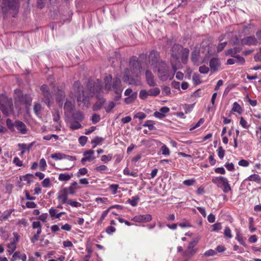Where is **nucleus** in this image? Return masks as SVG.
Listing matches in <instances>:
<instances>
[{
    "instance_id": "1",
    "label": "nucleus",
    "mask_w": 261,
    "mask_h": 261,
    "mask_svg": "<svg viewBox=\"0 0 261 261\" xmlns=\"http://www.w3.org/2000/svg\"><path fill=\"white\" fill-rule=\"evenodd\" d=\"M104 84L105 85L102 87L101 82L99 80H96L93 83L92 81H89L88 84L90 91L89 95H96L98 97V94L103 92V90H104L106 92L113 91L116 94L120 96H121L123 87L119 77H116L112 81V76L110 75H107L104 79Z\"/></svg>"
},
{
    "instance_id": "2",
    "label": "nucleus",
    "mask_w": 261,
    "mask_h": 261,
    "mask_svg": "<svg viewBox=\"0 0 261 261\" xmlns=\"http://www.w3.org/2000/svg\"><path fill=\"white\" fill-rule=\"evenodd\" d=\"M149 62L152 70L157 71L158 77L162 81L171 80L177 70L176 64L172 59L170 61L172 66V70H170L165 62L160 60L159 53L154 50L151 51L149 54Z\"/></svg>"
},
{
    "instance_id": "3",
    "label": "nucleus",
    "mask_w": 261,
    "mask_h": 261,
    "mask_svg": "<svg viewBox=\"0 0 261 261\" xmlns=\"http://www.w3.org/2000/svg\"><path fill=\"white\" fill-rule=\"evenodd\" d=\"M141 66L138 60L131 59L129 61V69H126L124 75V80L128 85L141 86L140 79Z\"/></svg>"
},
{
    "instance_id": "4",
    "label": "nucleus",
    "mask_w": 261,
    "mask_h": 261,
    "mask_svg": "<svg viewBox=\"0 0 261 261\" xmlns=\"http://www.w3.org/2000/svg\"><path fill=\"white\" fill-rule=\"evenodd\" d=\"M180 55L182 62L186 64L188 59L189 49L187 48H184L179 44L174 45L172 48L171 59L173 60L174 64H176V62L178 60Z\"/></svg>"
},
{
    "instance_id": "5",
    "label": "nucleus",
    "mask_w": 261,
    "mask_h": 261,
    "mask_svg": "<svg viewBox=\"0 0 261 261\" xmlns=\"http://www.w3.org/2000/svg\"><path fill=\"white\" fill-rule=\"evenodd\" d=\"M69 96L71 98H73L74 97H76L78 102H82L84 105L88 107V97L85 95L83 87L79 82H75L74 83L72 90L70 93ZM79 105H80L81 103H79Z\"/></svg>"
},
{
    "instance_id": "6",
    "label": "nucleus",
    "mask_w": 261,
    "mask_h": 261,
    "mask_svg": "<svg viewBox=\"0 0 261 261\" xmlns=\"http://www.w3.org/2000/svg\"><path fill=\"white\" fill-rule=\"evenodd\" d=\"M0 110L6 116L12 114L13 111L12 99H9L3 95H0Z\"/></svg>"
},
{
    "instance_id": "7",
    "label": "nucleus",
    "mask_w": 261,
    "mask_h": 261,
    "mask_svg": "<svg viewBox=\"0 0 261 261\" xmlns=\"http://www.w3.org/2000/svg\"><path fill=\"white\" fill-rule=\"evenodd\" d=\"M212 182L217 186L222 188L223 191L227 193L231 190L228 179L223 176H218L213 178Z\"/></svg>"
},
{
    "instance_id": "8",
    "label": "nucleus",
    "mask_w": 261,
    "mask_h": 261,
    "mask_svg": "<svg viewBox=\"0 0 261 261\" xmlns=\"http://www.w3.org/2000/svg\"><path fill=\"white\" fill-rule=\"evenodd\" d=\"M43 96V101L49 107L51 102L52 95L49 91L48 88L46 85H43L40 88Z\"/></svg>"
},
{
    "instance_id": "9",
    "label": "nucleus",
    "mask_w": 261,
    "mask_h": 261,
    "mask_svg": "<svg viewBox=\"0 0 261 261\" xmlns=\"http://www.w3.org/2000/svg\"><path fill=\"white\" fill-rule=\"evenodd\" d=\"M196 244L195 242H191L189 244L187 249L184 253L185 257L191 258L197 252V249L194 247Z\"/></svg>"
},
{
    "instance_id": "10",
    "label": "nucleus",
    "mask_w": 261,
    "mask_h": 261,
    "mask_svg": "<svg viewBox=\"0 0 261 261\" xmlns=\"http://www.w3.org/2000/svg\"><path fill=\"white\" fill-rule=\"evenodd\" d=\"M241 42L243 45L248 46L255 45L258 43H260V42L254 36L245 37L241 40Z\"/></svg>"
},
{
    "instance_id": "11",
    "label": "nucleus",
    "mask_w": 261,
    "mask_h": 261,
    "mask_svg": "<svg viewBox=\"0 0 261 261\" xmlns=\"http://www.w3.org/2000/svg\"><path fill=\"white\" fill-rule=\"evenodd\" d=\"M94 151L93 150H89L84 152L83 155L84 156L81 160V162L84 164L86 162H91L95 159L94 156Z\"/></svg>"
},
{
    "instance_id": "12",
    "label": "nucleus",
    "mask_w": 261,
    "mask_h": 261,
    "mask_svg": "<svg viewBox=\"0 0 261 261\" xmlns=\"http://www.w3.org/2000/svg\"><path fill=\"white\" fill-rule=\"evenodd\" d=\"M132 220L135 222L139 223L149 222L152 220V216L149 214L138 215L135 216Z\"/></svg>"
},
{
    "instance_id": "13",
    "label": "nucleus",
    "mask_w": 261,
    "mask_h": 261,
    "mask_svg": "<svg viewBox=\"0 0 261 261\" xmlns=\"http://www.w3.org/2000/svg\"><path fill=\"white\" fill-rule=\"evenodd\" d=\"M210 66L211 70L216 71L220 69L221 64L218 58H213L210 61Z\"/></svg>"
},
{
    "instance_id": "14",
    "label": "nucleus",
    "mask_w": 261,
    "mask_h": 261,
    "mask_svg": "<svg viewBox=\"0 0 261 261\" xmlns=\"http://www.w3.org/2000/svg\"><path fill=\"white\" fill-rule=\"evenodd\" d=\"M145 77L146 83L150 87H153L155 86L156 83L155 82L154 76L148 70H147L145 72Z\"/></svg>"
},
{
    "instance_id": "15",
    "label": "nucleus",
    "mask_w": 261,
    "mask_h": 261,
    "mask_svg": "<svg viewBox=\"0 0 261 261\" xmlns=\"http://www.w3.org/2000/svg\"><path fill=\"white\" fill-rule=\"evenodd\" d=\"M14 126L19 131V132L24 135L27 133V128L25 124L20 121H16L14 122Z\"/></svg>"
},
{
    "instance_id": "16",
    "label": "nucleus",
    "mask_w": 261,
    "mask_h": 261,
    "mask_svg": "<svg viewBox=\"0 0 261 261\" xmlns=\"http://www.w3.org/2000/svg\"><path fill=\"white\" fill-rule=\"evenodd\" d=\"M58 199L62 203H66L68 201V190L66 188H64L59 192Z\"/></svg>"
},
{
    "instance_id": "17",
    "label": "nucleus",
    "mask_w": 261,
    "mask_h": 261,
    "mask_svg": "<svg viewBox=\"0 0 261 261\" xmlns=\"http://www.w3.org/2000/svg\"><path fill=\"white\" fill-rule=\"evenodd\" d=\"M199 51L194 49L191 55V60L194 64L198 65L199 61Z\"/></svg>"
},
{
    "instance_id": "18",
    "label": "nucleus",
    "mask_w": 261,
    "mask_h": 261,
    "mask_svg": "<svg viewBox=\"0 0 261 261\" xmlns=\"http://www.w3.org/2000/svg\"><path fill=\"white\" fill-rule=\"evenodd\" d=\"M33 110L35 114L38 117H41L42 115V107L41 105L37 102H35L33 107Z\"/></svg>"
},
{
    "instance_id": "19",
    "label": "nucleus",
    "mask_w": 261,
    "mask_h": 261,
    "mask_svg": "<svg viewBox=\"0 0 261 261\" xmlns=\"http://www.w3.org/2000/svg\"><path fill=\"white\" fill-rule=\"evenodd\" d=\"M3 4L6 6L12 9H15L17 7L16 0H3Z\"/></svg>"
},
{
    "instance_id": "20",
    "label": "nucleus",
    "mask_w": 261,
    "mask_h": 261,
    "mask_svg": "<svg viewBox=\"0 0 261 261\" xmlns=\"http://www.w3.org/2000/svg\"><path fill=\"white\" fill-rule=\"evenodd\" d=\"M241 51V48L239 47H235L233 48H230L228 50H227L225 52L226 55H230L232 57H234L235 56H236L238 53L240 52Z\"/></svg>"
},
{
    "instance_id": "21",
    "label": "nucleus",
    "mask_w": 261,
    "mask_h": 261,
    "mask_svg": "<svg viewBox=\"0 0 261 261\" xmlns=\"http://www.w3.org/2000/svg\"><path fill=\"white\" fill-rule=\"evenodd\" d=\"M72 176V174L60 173L59 175L58 179L62 181H67L69 180Z\"/></svg>"
},
{
    "instance_id": "22",
    "label": "nucleus",
    "mask_w": 261,
    "mask_h": 261,
    "mask_svg": "<svg viewBox=\"0 0 261 261\" xmlns=\"http://www.w3.org/2000/svg\"><path fill=\"white\" fill-rule=\"evenodd\" d=\"M137 92H136L133 93L124 99L125 102L127 104L133 102L137 98Z\"/></svg>"
},
{
    "instance_id": "23",
    "label": "nucleus",
    "mask_w": 261,
    "mask_h": 261,
    "mask_svg": "<svg viewBox=\"0 0 261 261\" xmlns=\"http://www.w3.org/2000/svg\"><path fill=\"white\" fill-rule=\"evenodd\" d=\"M8 252L9 255L12 254L16 248V244L15 241H12L7 245Z\"/></svg>"
},
{
    "instance_id": "24",
    "label": "nucleus",
    "mask_w": 261,
    "mask_h": 261,
    "mask_svg": "<svg viewBox=\"0 0 261 261\" xmlns=\"http://www.w3.org/2000/svg\"><path fill=\"white\" fill-rule=\"evenodd\" d=\"M118 206H119V205H116L110 207L109 209L103 211L102 212V215H101L99 220L97 222V224L98 225H100L101 224V223L102 222L103 220L105 219V218L107 216L108 213L109 212V211H110V208H113V207H118Z\"/></svg>"
},
{
    "instance_id": "25",
    "label": "nucleus",
    "mask_w": 261,
    "mask_h": 261,
    "mask_svg": "<svg viewBox=\"0 0 261 261\" xmlns=\"http://www.w3.org/2000/svg\"><path fill=\"white\" fill-rule=\"evenodd\" d=\"M74 105L73 103L69 100H67L64 105V110L65 111V113L67 112H71V111L72 110L73 108Z\"/></svg>"
},
{
    "instance_id": "26",
    "label": "nucleus",
    "mask_w": 261,
    "mask_h": 261,
    "mask_svg": "<svg viewBox=\"0 0 261 261\" xmlns=\"http://www.w3.org/2000/svg\"><path fill=\"white\" fill-rule=\"evenodd\" d=\"M149 96H156L160 93V90L159 88H154L147 91Z\"/></svg>"
},
{
    "instance_id": "27",
    "label": "nucleus",
    "mask_w": 261,
    "mask_h": 261,
    "mask_svg": "<svg viewBox=\"0 0 261 261\" xmlns=\"http://www.w3.org/2000/svg\"><path fill=\"white\" fill-rule=\"evenodd\" d=\"M248 180L249 181H255L258 184L260 183L261 178L257 174H252L248 177Z\"/></svg>"
},
{
    "instance_id": "28",
    "label": "nucleus",
    "mask_w": 261,
    "mask_h": 261,
    "mask_svg": "<svg viewBox=\"0 0 261 261\" xmlns=\"http://www.w3.org/2000/svg\"><path fill=\"white\" fill-rule=\"evenodd\" d=\"M154 122L152 120H147L145 122L143 125L144 127H147L150 130H152L155 129Z\"/></svg>"
},
{
    "instance_id": "29",
    "label": "nucleus",
    "mask_w": 261,
    "mask_h": 261,
    "mask_svg": "<svg viewBox=\"0 0 261 261\" xmlns=\"http://www.w3.org/2000/svg\"><path fill=\"white\" fill-rule=\"evenodd\" d=\"M50 157L55 160H61L64 159L65 154L61 152H58L50 155Z\"/></svg>"
},
{
    "instance_id": "30",
    "label": "nucleus",
    "mask_w": 261,
    "mask_h": 261,
    "mask_svg": "<svg viewBox=\"0 0 261 261\" xmlns=\"http://www.w3.org/2000/svg\"><path fill=\"white\" fill-rule=\"evenodd\" d=\"M123 173L124 175L127 176H131L134 177L138 176V174L137 172L134 171H130L128 167H126L123 170Z\"/></svg>"
},
{
    "instance_id": "31",
    "label": "nucleus",
    "mask_w": 261,
    "mask_h": 261,
    "mask_svg": "<svg viewBox=\"0 0 261 261\" xmlns=\"http://www.w3.org/2000/svg\"><path fill=\"white\" fill-rule=\"evenodd\" d=\"M21 100L30 106L32 101V98L30 95L25 94L22 96Z\"/></svg>"
},
{
    "instance_id": "32",
    "label": "nucleus",
    "mask_w": 261,
    "mask_h": 261,
    "mask_svg": "<svg viewBox=\"0 0 261 261\" xmlns=\"http://www.w3.org/2000/svg\"><path fill=\"white\" fill-rule=\"evenodd\" d=\"M139 200V197L138 196H134L132 199H129L127 202L133 206H135L137 205Z\"/></svg>"
},
{
    "instance_id": "33",
    "label": "nucleus",
    "mask_w": 261,
    "mask_h": 261,
    "mask_svg": "<svg viewBox=\"0 0 261 261\" xmlns=\"http://www.w3.org/2000/svg\"><path fill=\"white\" fill-rule=\"evenodd\" d=\"M149 96L147 90L142 89L139 92V97L142 100H146Z\"/></svg>"
},
{
    "instance_id": "34",
    "label": "nucleus",
    "mask_w": 261,
    "mask_h": 261,
    "mask_svg": "<svg viewBox=\"0 0 261 261\" xmlns=\"http://www.w3.org/2000/svg\"><path fill=\"white\" fill-rule=\"evenodd\" d=\"M104 141V139L101 137H96L91 141L92 144H94L93 148H95L97 145H99Z\"/></svg>"
},
{
    "instance_id": "35",
    "label": "nucleus",
    "mask_w": 261,
    "mask_h": 261,
    "mask_svg": "<svg viewBox=\"0 0 261 261\" xmlns=\"http://www.w3.org/2000/svg\"><path fill=\"white\" fill-rule=\"evenodd\" d=\"M216 251L213 249H209L206 251L203 254H201V256L203 257H209L213 256L216 254Z\"/></svg>"
},
{
    "instance_id": "36",
    "label": "nucleus",
    "mask_w": 261,
    "mask_h": 261,
    "mask_svg": "<svg viewBox=\"0 0 261 261\" xmlns=\"http://www.w3.org/2000/svg\"><path fill=\"white\" fill-rule=\"evenodd\" d=\"M34 175L32 174H27L22 177H20V180L26 181L29 185L32 182L31 178L33 177Z\"/></svg>"
},
{
    "instance_id": "37",
    "label": "nucleus",
    "mask_w": 261,
    "mask_h": 261,
    "mask_svg": "<svg viewBox=\"0 0 261 261\" xmlns=\"http://www.w3.org/2000/svg\"><path fill=\"white\" fill-rule=\"evenodd\" d=\"M65 96V93L64 91L62 90H58V92L57 93V100L59 102L61 101L63 98H64Z\"/></svg>"
},
{
    "instance_id": "38",
    "label": "nucleus",
    "mask_w": 261,
    "mask_h": 261,
    "mask_svg": "<svg viewBox=\"0 0 261 261\" xmlns=\"http://www.w3.org/2000/svg\"><path fill=\"white\" fill-rule=\"evenodd\" d=\"M236 59V63L240 64V65H244L245 62V59L240 56V55L237 54L236 56H235L234 57Z\"/></svg>"
},
{
    "instance_id": "39",
    "label": "nucleus",
    "mask_w": 261,
    "mask_h": 261,
    "mask_svg": "<svg viewBox=\"0 0 261 261\" xmlns=\"http://www.w3.org/2000/svg\"><path fill=\"white\" fill-rule=\"evenodd\" d=\"M232 111L233 112H236L239 114L241 113L242 109H241L240 105L237 102H234L233 103Z\"/></svg>"
},
{
    "instance_id": "40",
    "label": "nucleus",
    "mask_w": 261,
    "mask_h": 261,
    "mask_svg": "<svg viewBox=\"0 0 261 261\" xmlns=\"http://www.w3.org/2000/svg\"><path fill=\"white\" fill-rule=\"evenodd\" d=\"M224 236L228 239H231L232 238V235L231 233V231L229 227H225L224 230Z\"/></svg>"
},
{
    "instance_id": "41",
    "label": "nucleus",
    "mask_w": 261,
    "mask_h": 261,
    "mask_svg": "<svg viewBox=\"0 0 261 261\" xmlns=\"http://www.w3.org/2000/svg\"><path fill=\"white\" fill-rule=\"evenodd\" d=\"M40 169L42 171H45L46 170L47 164L44 158L41 159L39 162Z\"/></svg>"
},
{
    "instance_id": "42",
    "label": "nucleus",
    "mask_w": 261,
    "mask_h": 261,
    "mask_svg": "<svg viewBox=\"0 0 261 261\" xmlns=\"http://www.w3.org/2000/svg\"><path fill=\"white\" fill-rule=\"evenodd\" d=\"M41 232L42 229L37 230L36 233L31 239V241L32 243H34L38 240L39 235L41 234Z\"/></svg>"
},
{
    "instance_id": "43",
    "label": "nucleus",
    "mask_w": 261,
    "mask_h": 261,
    "mask_svg": "<svg viewBox=\"0 0 261 261\" xmlns=\"http://www.w3.org/2000/svg\"><path fill=\"white\" fill-rule=\"evenodd\" d=\"M82 127L81 124L79 122H73L71 123L70 128L72 130H75Z\"/></svg>"
},
{
    "instance_id": "44",
    "label": "nucleus",
    "mask_w": 261,
    "mask_h": 261,
    "mask_svg": "<svg viewBox=\"0 0 261 261\" xmlns=\"http://www.w3.org/2000/svg\"><path fill=\"white\" fill-rule=\"evenodd\" d=\"M66 203L68 205H71V206L75 207H79L81 205V204L80 203L72 199L68 200Z\"/></svg>"
},
{
    "instance_id": "45",
    "label": "nucleus",
    "mask_w": 261,
    "mask_h": 261,
    "mask_svg": "<svg viewBox=\"0 0 261 261\" xmlns=\"http://www.w3.org/2000/svg\"><path fill=\"white\" fill-rule=\"evenodd\" d=\"M236 239L240 244L246 246L245 242L243 240V237L240 234L239 232H237Z\"/></svg>"
},
{
    "instance_id": "46",
    "label": "nucleus",
    "mask_w": 261,
    "mask_h": 261,
    "mask_svg": "<svg viewBox=\"0 0 261 261\" xmlns=\"http://www.w3.org/2000/svg\"><path fill=\"white\" fill-rule=\"evenodd\" d=\"M112 159V154L103 155L101 156V161L105 163L110 161Z\"/></svg>"
},
{
    "instance_id": "47",
    "label": "nucleus",
    "mask_w": 261,
    "mask_h": 261,
    "mask_svg": "<svg viewBox=\"0 0 261 261\" xmlns=\"http://www.w3.org/2000/svg\"><path fill=\"white\" fill-rule=\"evenodd\" d=\"M14 211V210H9L7 212H5L2 216V219H1V221H4L7 219L11 215L12 212Z\"/></svg>"
},
{
    "instance_id": "48",
    "label": "nucleus",
    "mask_w": 261,
    "mask_h": 261,
    "mask_svg": "<svg viewBox=\"0 0 261 261\" xmlns=\"http://www.w3.org/2000/svg\"><path fill=\"white\" fill-rule=\"evenodd\" d=\"M116 104L113 101H111L109 103L108 106L105 107L106 111L107 113H110L111 111L115 107Z\"/></svg>"
},
{
    "instance_id": "49",
    "label": "nucleus",
    "mask_w": 261,
    "mask_h": 261,
    "mask_svg": "<svg viewBox=\"0 0 261 261\" xmlns=\"http://www.w3.org/2000/svg\"><path fill=\"white\" fill-rule=\"evenodd\" d=\"M218 155L220 159H222L225 155V150L222 147L219 146L217 150Z\"/></svg>"
},
{
    "instance_id": "50",
    "label": "nucleus",
    "mask_w": 261,
    "mask_h": 261,
    "mask_svg": "<svg viewBox=\"0 0 261 261\" xmlns=\"http://www.w3.org/2000/svg\"><path fill=\"white\" fill-rule=\"evenodd\" d=\"M195 181L196 180L194 178H191L184 180L183 184L187 186H191L194 185Z\"/></svg>"
},
{
    "instance_id": "51",
    "label": "nucleus",
    "mask_w": 261,
    "mask_h": 261,
    "mask_svg": "<svg viewBox=\"0 0 261 261\" xmlns=\"http://www.w3.org/2000/svg\"><path fill=\"white\" fill-rule=\"evenodd\" d=\"M209 68L205 65H203L199 67V71L201 73L206 74L209 71Z\"/></svg>"
},
{
    "instance_id": "52",
    "label": "nucleus",
    "mask_w": 261,
    "mask_h": 261,
    "mask_svg": "<svg viewBox=\"0 0 261 261\" xmlns=\"http://www.w3.org/2000/svg\"><path fill=\"white\" fill-rule=\"evenodd\" d=\"M192 79L194 84L195 85H198L201 83L200 77L199 75L197 74H194L193 75Z\"/></svg>"
},
{
    "instance_id": "53",
    "label": "nucleus",
    "mask_w": 261,
    "mask_h": 261,
    "mask_svg": "<svg viewBox=\"0 0 261 261\" xmlns=\"http://www.w3.org/2000/svg\"><path fill=\"white\" fill-rule=\"evenodd\" d=\"M17 146L21 151H24L29 150L30 148V146L28 147L27 144L24 143H19Z\"/></svg>"
},
{
    "instance_id": "54",
    "label": "nucleus",
    "mask_w": 261,
    "mask_h": 261,
    "mask_svg": "<svg viewBox=\"0 0 261 261\" xmlns=\"http://www.w3.org/2000/svg\"><path fill=\"white\" fill-rule=\"evenodd\" d=\"M212 231H217L221 229L222 226L220 223H217L213 224L212 226Z\"/></svg>"
},
{
    "instance_id": "55",
    "label": "nucleus",
    "mask_w": 261,
    "mask_h": 261,
    "mask_svg": "<svg viewBox=\"0 0 261 261\" xmlns=\"http://www.w3.org/2000/svg\"><path fill=\"white\" fill-rule=\"evenodd\" d=\"M108 170L107 166L106 165H100L95 168V170L97 172H101L102 171H107Z\"/></svg>"
},
{
    "instance_id": "56",
    "label": "nucleus",
    "mask_w": 261,
    "mask_h": 261,
    "mask_svg": "<svg viewBox=\"0 0 261 261\" xmlns=\"http://www.w3.org/2000/svg\"><path fill=\"white\" fill-rule=\"evenodd\" d=\"M105 100L102 99L100 101L99 103H97V102L93 106V110L97 111V110L100 109L101 108V107H102L103 103L105 102Z\"/></svg>"
},
{
    "instance_id": "57",
    "label": "nucleus",
    "mask_w": 261,
    "mask_h": 261,
    "mask_svg": "<svg viewBox=\"0 0 261 261\" xmlns=\"http://www.w3.org/2000/svg\"><path fill=\"white\" fill-rule=\"evenodd\" d=\"M161 151L163 155H169L170 154V150L165 145H164L163 146H162Z\"/></svg>"
},
{
    "instance_id": "58",
    "label": "nucleus",
    "mask_w": 261,
    "mask_h": 261,
    "mask_svg": "<svg viewBox=\"0 0 261 261\" xmlns=\"http://www.w3.org/2000/svg\"><path fill=\"white\" fill-rule=\"evenodd\" d=\"M88 140V138L86 136H81L79 139V141L82 146H84Z\"/></svg>"
},
{
    "instance_id": "59",
    "label": "nucleus",
    "mask_w": 261,
    "mask_h": 261,
    "mask_svg": "<svg viewBox=\"0 0 261 261\" xmlns=\"http://www.w3.org/2000/svg\"><path fill=\"white\" fill-rule=\"evenodd\" d=\"M13 163L17 167H22L23 166L22 161L18 157L14 158Z\"/></svg>"
},
{
    "instance_id": "60",
    "label": "nucleus",
    "mask_w": 261,
    "mask_h": 261,
    "mask_svg": "<svg viewBox=\"0 0 261 261\" xmlns=\"http://www.w3.org/2000/svg\"><path fill=\"white\" fill-rule=\"evenodd\" d=\"M238 165L240 166L247 167L249 165V162L245 160H241L238 162Z\"/></svg>"
},
{
    "instance_id": "61",
    "label": "nucleus",
    "mask_w": 261,
    "mask_h": 261,
    "mask_svg": "<svg viewBox=\"0 0 261 261\" xmlns=\"http://www.w3.org/2000/svg\"><path fill=\"white\" fill-rule=\"evenodd\" d=\"M53 120L55 122H58L60 120V117L59 113L58 111L56 110L53 114Z\"/></svg>"
},
{
    "instance_id": "62",
    "label": "nucleus",
    "mask_w": 261,
    "mask_h": 261,
    "mask_svg": "<svg viewBox=\"0 0 261 261\" xmlns=\"http://www.w3.org/2000/svg\"><path fill=\"white\" fill-rule=\"evenodd\" d=\"M88 172V170L86 168H81L77 172V176H80L81 175H84L86 174Z\"/></svg>"
},
{
    "instance_id": "63",
    "label": "nucleus",
    "mask_w": 261,
    "mask_h": 261,
    "mask_svg": "<svg viewBox=\"0 0 261 261\" xmlns=\"http://www.w3.org/2000/svg\"><path fill=\"white\" fill-rule=\"evenodd\" d=\"M91 120L93 123L95 124L99 121L100 116L96 114H94L92 117Z\"/></svg>"
},
{
    "instance_id": "64",
    "label": "nucleus",
    "mask_w": 261,
    "mask_h": 261,
    "mask_svg": "<svg viewBox=\"0 0 261 261\" xmlns=\"http://www.w3.org/2000/svg\"><path fill=\"white\" fill-rule=\"evenodd\" d=\"M224 166L228 171H232L234 170V165L232 163H226Z\"/></svg>"
}]
</instances>
